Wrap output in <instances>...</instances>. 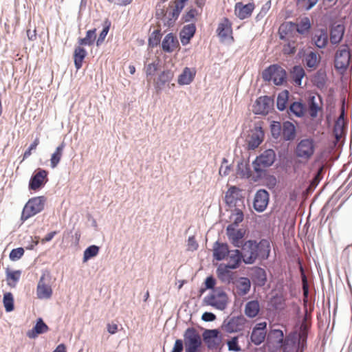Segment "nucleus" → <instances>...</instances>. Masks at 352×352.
Returning <instances> with one entry per match:
<instances>
[{"instance_id": "obj_1", "label": "nucleus", "mask_w": 352, "mask_h": 352, "mask_svg": "<svg viewBox=\"0 0 352 352\" xmlns=\"http://www.w3.org/2000/svg\"><path fill=\"white\" fill-rule=\"evenodd\" d=\"M242 254L244 263H253L257 258L267 259L270 253V244L268 240L262 239L259 243L248 241L242 245Z\"/></svg>"}, {"instance_id": "obj_2", "label": "nucleus", "mask_w": 352, "mask_h": 352, "mask_svg": "<svg viewBox=\"0 0 352 352\" xmlns=\"http://www.w3.org/2000/svg\"><path fill=\"white\" fill-rule=\"evenodd\" d=\"M316 148V144L314 139L305 138L297 144L294 153L298 158L308 161L313 157Z\"/></svg>"}, {"instance_id": "obj_3", "label": "nucleus", "mask_w": 352, "mask_h": 352, "mask_svg": "<svg viewBox=\"0 0 352 352\" xmlns=\"http://www.w3.org/2000/svg\"><path fill=\"white\" fill-rule=\"evenodd\" d=\"M45 202V198L43 196L30 199L23 208L21 219L25 221L42 211L44 208Z\"/></svg>"}, {"instance_id": "obj_4", "label": "nucleus", "mask_w": 352, "mask_h": 352, "mask_svg": "<svg viewBox=\"0 0 352 352\" xmlns=\"http://www.w3.org/2000/svg\"><path fill=\"white\" fill-rule=\"evenodd\" d=\"M228 296L221 288H216L205 298L207 305L223 310L228 303Z\"/></svg>"}, {"instance_id": "obj_5", "label": "nucleus", "mask_w": 352, "mask_h": 352, "mask_svg": "<svg viewBox=\"0 0 352 352\" xmlns=\"http://www.w3.org/2000/svg\"><path fill=\"white\" fill-rule=\"evenodd\" d=\"M276 154L272 149H267L265 151L259 156L256 157L253 162L254 170L258 174L262 173L265 168H267L273 164L275 161Z\"/></svg>"}, {"instance_id": "obj_6", "label": "nucleus", "mask_w": 352, "mask_h": 352, "mask_svg": "<svg viewBox=\"0 0 352 352\" xmlns=\"http://www.w3.org/2000/svg\"><path fill=\"white\" fill-rule=\"evenodd\" d=\"M186 352H197L201 344V338L195 328H188L184 335Z\"/></svg>"}, {"instance_id": "obj_7", "label": "nucleus", "mask_w": 352, "mask_h": 352, "mask_svg": "<svg viewBox=\"0 0 352 352\" xmlns=\"http://www.w3.org/2000/svg\"><path fill=\"white\" fill-rule=\"evenodd\" d=\"M263 78L265 80H272L275 85H280L285 80L286 72L281 67L273 65L264 70Z\"/></svg>"}, {"instance_id": "obj_8", "label": "nucleus", "mask_w": 352, "mask_h": 352, "mask_svg": "<svg viewBox=\"0 0 352 352\" xmlns=\"http://www.w3.org/2000/svg\"><path fill=\"white\" fill-rule=\"evenodd\" d=\"M350 63V52L348 46L346 45L342 46L341 49L338 50L335 55V67L337 69H346Z\"/></svg>"}, {"instance_id": "obj_9", "label": "nucleus", "mask_w": 352, "mask_h": 352, "mask_svg": "<svg viewBox=\"0 0 352 352\" xmlns=\"http://www.w3.org/2000/svg\"><path fill=\"white\" fill-rule=\"evenodd\" d=\"M273 105V100L268 96H261L256 99L252 107L255 114H267Z\"/></svg>"}, {"instance_id": "obj_10", "label": "nucleus", "mask_w": 352, "mask_h": 352, "mask_svg": "<svg viewBox=\"0 0 352 352\" xmlns=\"http://www.w3.org/2000/svg\"><path fill=\"white\" fill-rule=\"evenodd\" d=\"M47 170L37 169L30 180L29 188L35 191L40 189L47 182Z\"/></svg>"}, {"instance_id": "obj_11", "label": "nucleus", "mask_w": 352, "mask_h": 352, "mask_svg": "<svg viewBox=\"0 0 352 352\" xmlns=\"http://www.w3.org/2000/svg\"><path fill=\"white\" fill-rule=\"evenodd\" d=\"M270 195L266 190H258L254 196L253 207L258 212H263L269 203Z\"/></svg>"}, {"instance_id": "obj_12", "label": "nucleus", "mask_w": 352, "mask_h": 352, "mask_svg": "<svg viewBox=\"0 0 352 352\" xmlns=\"http://www.w3.org/2000/svg\"><path fill=\"white\" fill-rule=\"evenodd\" d=\"M296 29V23L287 21L282 23L278 30L280 39L285 41L296 39V37L297 36Z\"/></svg>"}, {"instance_id": "obj_13", "label": "nucleus", "mask_w": 352, "mask_h": 352, "mask_svg": "<svg viewBox=\"0 0 352 352\" xmlns=\"http://www.w3.org/2000/svg\"><path fill=\"white\" fill-rule=\"evenodd\" d=\"M52 289L48 281L46 280V276L43 274L38 283L36 287V295L39 299H49L52 296Z\"/></svg>"}, {"instance_id": "obj_14", "label": "nucleus", "mask_w": 352, "mask_h": 352, "mask_svg": "<svg viewBox=\"0 0 352 352\" xmlns=\"http://www.w3.org/2000/svg\"><path fill=\"white\" fill-rule=\"evenodd\" d=\"M236 226L230 224L227 228V235L231 243L237 248L243 245L242 239L245 234L243 229H236Z\"/></svg>"}, {"instance_id": "obj_15", "label": "nucleus", "mask_w": 352, "mask_h": 352, "mask_svg": "<svg viewBox=\"0 0 352 352\" xmlns=\"http://www.w3.org/2000/svg\"><path fill=\"white\" fill-rule=\"evenodd\" d=\"M266 322H259L254 327L250 338L254 344L259 345L264 341L266 336Z\"/></svg>"}, {"instance_id": "obj_16", "label": "nucleus", "mask_w": 352, "mask_h": 352, "mask_svg": "<svg viewBox=\"0 0 352 352\" xmlns=\"http://www.w3.org/2000/svg\"><path fill=\"white\" fill-rule=\"evenodd\" d=\"M188 1V0H175L173 2V5L170 6L172 10L168 12V21L167 24L168 26L172 25L177 19Z\"/></svg>"}, {"instance_id": "obj_17", "label": "nucleus", "mask_w": 352, "mask_h": 352, "mask_svg": "<svg viewBox=\"0 0 352 352\" xmlns=\"http://www.w3.org/2000/svg\"><path fill=\"white\" fill-rule=\"evenodd\" d=\"M254 8V3L243 4L242 2H238L234 6V14L239 19L243 20L252 15Z\"/></svg>"}, {"instance_id": "obj_18", "label": "nucleus", "mask_w": 352, "mask_h": 352, "mask_svg": "<svg viewBox=\"0 0 352 352\" xmlns=\"http://www.w3.org/2000/svg\"><path fill=\"white\" fill-rule=\"evenodd\" d=\"M179 47V43L177 38L173 33L165 36L162 42V48L164 52L171 53Z\"/></svg>"}, {"instance_id": "obj_19", "label": "nucleus", "mask_w": 352, "mask_h": 352, "mask_svg": "<svg viewBox=\"0 0 352 352\" xmlns=\"http://www.w3.org/2000/svg\"><path fill=\"white\" fill-rule=\"evenodd\" d=\"M245 322L243 316L232 317L226 324V330L230 333L239 331L243 329Z\"/></svg>"}, {"instance_id": "obj_20", "label": "nucleus", "mask_w": 352, "mask_h": 352, "mask_svg": "<svg viewBox=\"0 0 352 352\" xmlns=\"http://www.w3.org/2000/svg\"><path fill=\"white\" fill-rule=\"evenodd\" d=\"M345 27L342 24H338L331 27L330 30V42L333 45H338L343 38Z\"/></svg>"}, {"instance_id": "obj_21", "label": "nucleus", "mask_w": 352, "mask_h": 352, "mask_svg": "<svg viewBox=\"0 0 352 352\" xmlns=\"http://www.w3.org/2000/svg\"><path fill=\"white\" fill-rule=\"evenodd\" d=\"M196 75V69L186 67L182 73L178 76L177 82L179 85L190 84Z\"/></svg>"}, {"instance_id": "obj_22", "label": "nucleus", "mask_w": 352, "mask_h": 352, "mask_svg": "<svg viewBox=\"0 0 352 352\" xmlns=\"http://www.w3.org/2000/svg\"><path fill=\"white\" fill-rule=\"evenodd\" d=\"M328 39L327 31L323 29L317 30L312 37V41L314 45L320 49L324 48L327 46Z\"/></svg>"}, {"instance_id": "obj_23", "label": "nucleus", "mask_w": 352, "mask_h": 352, "mask_svg": "<svg viewBox=\"0 0 352 352\" xmlns=\"http://www.w3.org/2000/svg\"><path fill=\"white\" fill-rule=\"evenodd\" d=\"M263 137L264 134L261 129H255L248 140V148L254 149L257 148L263 142Z\"/></svg>"}, {"instance_id": "obj_24", "label": "nucleus", "mask_w": 352, "mask_h": 352, "mask_svg": "<svg viewBox=\"0 0 352 352\" xmlns=\"http://www.w3.org/2000/svg\"><path fill=\"white\" fill-rule=\"evenodd\" d=\"M228 246L226 243L217 241L213 246V257L217 261H221L226 258L229 254Z\"/></svg>"}, {"instance_id": "obj_25", "label": "nucleus", "mask_w": 352, "mask_h": 352, "mask_svg": "<svg viewBox=\"0 0 352 352\" xmlns=\"http://www.w3.org/2000/svg\"><path fill=\"white\" fill-rule=\"evenodd\" d=\"M242 258L243 254L239 250H230L229 254L226 258L228 261V263L226 265H228L230 268L236 269L239 266Z\"/></svg>"}, {"instance_id": "obj_26", "label": "nucleus", "mask_w": 352, "mask_h": 352, "mask_svg": "<svg viewBox=\"0 0 352 352\" xmlns=\"http://www.w3.org/2000/svg\"><path fill=\"white\" fill-rule=\"evenodd\" d=\"M217 32L218 35L223 38H226L232 35V23L228 18H223L219 23Z\"/></svg>"}, {"instance_id": "obj_27", "label": "nucleus", "mask_w": 352, "mask_h": 352, "mask_svg": "<svg viewBox=\"0 0 352 352\" xmlns=\"http://www.w3.org/2000/svg\"><path fill=\"white\" fill-rule=\"evenodd\" d=\"M196 31L195 24L191 23L185 25L180 32V40L183 45L189 43L190 39L193 37Z\"/></svg>"}, {"instance_id": "obj_28", "label": "nucleus", "mask_w": 352, "mask_h": 352, "mask_svg": "<svg viewBox=\"0 0 352 352\" xmlns=\"http://www.w3.org/2000/svg\"><path fill=\"white\" fill-rule=\"evenodd\" d=\"M49 330L48 326L43 322L42 318H38L36 325L31 330L27 332V336L30 338H35L38 334L47 332Z\"/></svg>"}, {"instance_id": "obj_29", "label": "nucleus", "mask_w": 352, "mask_h": 352, "mask_svg": "<svg viewBox=\"0 0 352 352\" xmlns=\"http://www.w3.org/2000/svg\"><path fill=\"white\" fill-rule=\"evenodd\" d=\"M281 135L285 140L287 141L294 140L296 137L295 126L289 121L283 122L282 125Z\"/></svg>"}, {"instance_id": "obj_30", "label": "nucleus", "mask_w": 352, "mask_h": 352, "mask_svg": "<svg viewBox=\"0 0 352 352\" xmlns=\"http://www.w3.org/2000/svg\"><path fill=\"white\" fill-rule=\"evenodd\" d=\"M65 147V144L63 142L58 146L50 157V166L52 168H55L60 163L63 155V151Z\"/></svg>"}, {"instance_id": "obj_31", "label": "nucleus", "mask_w": 352, "mask_h": 352, "mask_svg": "<svg viewBox=\"0 0 352 352\" xmlns=\"http://www.w3.org/2000/svg\"><path fill=\"white\" fill-rule=\"evenodd\" d=\"M87 56L86 50L82 47V45L77 46L74 51V62L75 67L77 69H79L82 66V62Z\"/></svg>"}, {"instance_id": "obj_32", "label": "nucleus", "mask_w": 352, "mask_h": 352, "mask_svg": "<svg viewBox=\"0 0 352 352\" xmlns=\"http://www.w3.org/2000/svg\"><path fill=\"white\" fill-rule=\"evenodd\" d=\"M250 280L246 277L240 278L236 283V292L240 296L247 294L250 289Z\"/></svg>"}, {"instance_id": "obj_33", "label": "nucleus", "mask_w": 352, "mask_h": 352, "mask_svg": "<svg viewBox=\"0 0 352 352\" xmlns=\"http://www.w3.org/2000/svg\"><path fill=\"white\" fill-rule=\"evenodd\" d=\"M260 311V305L257 300H251L246 303L245 314L249 318L256 317Z\"/></svg>"}, {"instance_id": "obj_34", "label": "nucleus", "mask_w": 352, "mask_h": 352, "mask_svg": "<svg viewBox=\"0 0 352 352\" xmlns=\"http://www.w3.org/2000/svg\"><path fill=\"white\" fill-rule=\"evenodd\" d=\"M96 40V29L89 30L86 32L85 38H80L78 40L79 45H92Z\"/></svg>"}, {"instance_id": "obj_35", "label": "nucleus", "mask_w": 352, "mask_h": 352, "mask_svg": "<svg viewBox=\"0 0 352 352\" xmlns=\"http://www.w3.org/2000/svg\"><path fill=\"white\" fill-rule=\"evenodd\" d=\"M21 276V270L11 271L10 270H6V280L8 285L12 287H14L19 280Z\"/></svg>"}, {"instance_id": "obj_36", "label": "nucleus", "mask_w": 352, "mask_h": 352, "mask_svg": "<svg viewBox=\"0 0 352 352\" xmlns=\"http://www.w3.org/2000/svg\"><path fill=\"white\" fill-rule=\"evenodd\" d=\"M291 75L295 84L296 85L300 86L302 79L305 76V72L301 66L296 65L293 67Z\"/></svg>"}, {"instance_id": "obj_37", "label": "nucleus", "mask_w": 352, "mask_h": 352, "mask_svg": "<svg viewBox=\"0 0 352 352\" xmlns=\"http://www.w3.org/2000/svg\"><path fill=\"white\" fill-rule=\"evenodd\" d=\"M174 77V73L171 70L162 72L158 77L157 87L161 88L165 84L170 82Z\"/></svg>"}, {"instance_id": "obj_38", "label": "nucleus", "mask_w": 352, "mask_h": 352, "mask_svg": "<svg viewBox=\"0 0 352 352\" xmlns=\"http://www.w3.org/2000/svg\"><path fill=\"white\" fill-rule=\"evenodd\" d=\"M218 331L216 329L207 330L204 333V340L207 344L208 347L211 349L213 348L215 344V340L217 338Z\"/></svg>"}, {"instance_id": "obj_39", "label": "nucleus", "mask_w": 352, "mask_h": 352, "mask_svg": "<svg viewBox=\"0 0 352 352\" xmlns=\"http://www.w3.org/2000/svg\"><path fill=\"white\" fill-rule=\"evenodd\" d=\"M240 192V189L236 186H231L226 193L225 200L226 202L232 205L235 203L238 199Z\"/></svg>"}, {"instance_id": "obj_40", "label": "nucleus", "mask_w": 352, "mask_h": 352, "mask_svg": "<svg viewBox=\"0 0 352 352\" xmlns=\"http://www.w3.org/2000/svg\"><path fill=\"white\" fill-rule=\"evenodd\" d=\"M268 339L274 342L276 346H282L284 334L283 331L280 329H273L270 331Z\"/></svg>"}, {"instance_id": "obj_41", "label": "nucleus", "mask_w": 352, "mask_h": 352, "mask_svg": "<svg viewBox=\"0 0 352 352\" xmlns=\"http://www.w3.org/2000/svg\"><path fill=\"white\" fill-rule=\"evenodd\" d=\"M322 111L321 105L316 101V97L311 96L309 99V113L312 118L318 116L319 111Z\"/></svg>"}, {"instance_id": "obj_42", "label": "nucleus", "mask_w": 352, "mask_h": 352, "mask_svg": "<svg viewBox=\"0 0 352 352\" xmlns=\"http://www.w3.org/2000/svg\"><path fill=\"white\" fill-rule=\"evenodd\" d=\"M346 131V123L336 121L333 126V135L335 136L336 142H338L341 138L344 135Z\"/></svg>"}, {"instance_id": "obj_43", "label": "nucleus", "mask_w": 352, "mask_h": 352, "mask_svg": "<svg viewBox=\"0 0 352 352\" xmlns=\"http://www.w3.org/2000/svg\"><path fill=\"white\" fill-rule=\"evenodd\" d=\"M230 269L228 265L221 264L217 270L218 278L223 281H229L231 278Z\"/></svg>"}, {"instance_id": "obj_44", "label": "nucleus", "mask_w": 352, "mask_h": 352, "mask_svg": "<svg viewBox=\"0 0 352 352\" xmlns=\"http://www.w3.org/2000/svg\"><path fill=\"white\" fill-rule=\"evenodd\" d=\"M311 29V22L308 17H304L299 23H296V34H305Z\"/></svg>"}, {"instance_id": "obj_45", "label": "nucleus", "mask_w": 352, "mask_h": 352, "mask_svg": "<svg viewBox=\"0 0 352 352\" xmlns=\"http://www.w3.org/2000/svg\"><path fill=\"white\" fill-rule=\"evenodd\" d=\"M290 111L297 117L304 116L305 111V105L300 102H294L289 107Z\"/></svg>"}, {"instance_id": "obj_46", "label": "nucleus", "mask_w": 352, "mask_h": 352, "mask_svg": "<svg viewBox=\"0 0 352 352\" xmlns=\"http://www.w3.org/2000/svg\"><path fill=\"white\" fill-rule=\"evenodd\" d=\"M99 247L92 245L88 247L83 254V262H87L89 259L98 255L99 252Z\"/></svg>"}, {"instance_id": "obj_47", "label": "nucleus", "mask_w": 352, "mask_h": 352, "mask_svg": "<svg viewBox=\"0 0 352 352\" xmlns=\"http://www.w3.org/2000/svg\"><path fill=\"white\" fill-rule=\"evenodd\" d=\"M288 91H284L280 93L277 98V108L283 111L286 108V104L288 100Z\"/></svg>"}, {"instance_id": "obj_48", "label": "nucleus", "mask_w": 352, "mask_h": 352, "mask_svg": "<svg viewBox=\"0 0 352 352\" xmlns=\"http://www.w3.org/2000/svg\"><path fill=\"white\" fill-rule=\"evenodd\" d=\"M306 65L309 68H316L318 63V55L315 52H310L305 56Z\"/></svg>"}, {"instance_id": "obj_49", "label": "nucleus", "mask_w": 352, "mask_h": 352, "mask_svg": "<svg viewBox=\"0 0 352 352\" xmlns=\"http://www.w3.org/2000/svg\"><path fill=\"white\" fill-rule=\"evenodd\" d=\"M3 305L6 311L8 312L12 311L14 309V298L10 292H8L3 296Z\"/></svg>"}, {"instance_id": "obj_50", "label": "nucleus", "mask_w": 352, "mask_h": 352, "mask_svg": "<svg viewBox=\"0 0 352 352\" xmlns=\"http://www.w3.org/2000/svg\"><path fill=\"white\" fill-rule=\"evenodd\" d=\"M237 174L241 177L249 178L251 176V170L246 164L241 163L238 165Z\"/></svg>"}, {"instance_id": "obj_51", "label": "nucleus", "mask_w": 352, "mask_h": 352, "mask_svg": "<svg viewBox=\"0 0 352 352\" xmlns=\"http://www.w3.org/2000/svg\"><path fill=\"white\" fill-rule=\"evenodd\" d=\"M288 41V43L283 46V52L287 55L294 54L296 51V39H290Z\"/></svg>"}, {"instance_id": "obj_52", "label": "nucleus", "mask_w": 352, "mask_h": 352, "mask_svg": "<svg viewBox=\"0 0 352 352\" xmlns=\"http://www.w3.org/2000/svg\"><path fill=\"white\" fill-rule=\"evenodd\" d=\"M323 170H324V166H321L319 168L316 175L314 176V177L311 181L309 189L315 188L318 185V184L320 183V182L321 181V179L323 177V175H322Z\"/></svg>"}, {"instance_id": "obj_53", "label": "nucleus", "mask_w": 352, "mask_h": 352, "mask_svg": "<svg viewBox=\"0 0 352 352\" xmlns=\"http://www.w3.org/2000/svg\"><path fill=\"white\" fill-rule=\"evenodd\" d=\"M319 0H297V5L305 10L312 8Z\"/></svg>"}, {"instance_id": "obj_54", "label": "nucleus", "mask_w": 352, "mask_h": 352, "mask_svg": "<svg viewBox=\"0 0 352 352\" xmlns=\"http://www.w3.org/2000/svg\"><path fill=\"white\" fill-rule=\"evenodd\" d=\"M271 133L274 138H278L282 133V126L279 122H273L271 124Z\"/></svg>"}, {"instance_id": "obj_55", "label": "nucleus", "mask_w": 352, "mask_h": 352, "mask_svg": "<svg viewBox=\"0 0 352 352\" xmlns=\"http://www.w3.org/2000/svg\"><path fill=\"white\" fill-rule=\"evenodd\" d=\"M24 254V250L23 248H18L13 249L9 255L10 259L12 261L20 259Z\"/></svg>"}, {"instance_id": "obj_56", "label": "nucleus", "mask_w": 352, "mask_h": 352, "mask_svg": "<svg viewBox=\"0 0 352 352\" xmlns=\"http://www.w3.org/2000/svg\"><path fill=\"white\" fill-rule=\"evenodd\" d=\"M309 329H310V324H309L307 322L306 318H305L300 325V327L298 338H307Z\"/></svg>"}, {"instance_id": "obj_57", "label": "nucleus", "mask_w": 352, "mask_h": 352, "mask_svg": "<svg viewBox=\"0 0 352 352\" xmlns=\"http://www.w3.org/2000/svg\"><path fill=\"white\" fill-rule=\"evenodd\" d=\"M283 352H300L299 349L297 348L296 343L294 340L286 341L285 344Z\"/></svg>"}, {"instance_id": "obj_58", "label": "nucleus", "mask_w": 352, "mask_h": 352, "mask_svg": "<svg viewBox=\"0 0 352 352\" xmlns=\"http://www.w3.org/2000/svg\"><path fill=\"white\" fill-rule=\"evenodd\" d=\"M109 24L104 26L103 30H102V32L100 33V35H99L98 39L96 40V45L97 46H100L103 43V42L109 32Z\"/></svg>"}, {"instance_id": "obj_59", "label": "nucleus", "mask_w": 352, "mask_h": 352, "mask_svg": "<svg viewBox=\"0 0 352 352\" xmlns=\"http://www.w3.org/2000/svg\"><path fill=\"white\" fill-rule=\"evenodd\" d=\"M228 349L233 351H240L241 348L238 344L237 337L232 338L230 340L228 341Z\"/></svg>"}, {"instance_id": "obj_60", "label": "nucleus", "mask_w": 352, "mask_h": 352, "mask_svg": "<svg viewBox=\"0 0 352 352\" xmlns=\"http://www.w3.org/2000/svg\"><path fill=\"white\" fill-rule=\"evenodd\" d=\"M227 163H228V160L226 158H223V161H222V164H221V165L219 168V175L221 176H226V175H229V173L230 172V166H228V164L224 165V164H227Z\"/></svg>"}, {"instance_id": "obj_61", "label": "nucleus", "mask_w": 352, "mask_h": 352, "mask_svg": "<svg viewBox=\"0 0 352 352\" xmlns=\"http://www.w3.org/2000/svg\"><path fill=\"white\" fill-rule=\"evenodd\" d=\"M233 217V225L234 226H237L238 224L243 221V214L241 210H237L235 213L232 214Z\"/></svg>"}, {"instance_id": "obj_62", "label": "nucleus", "mask_w": 352, "mask_h": 352, "mask_svg": "<svg viewBox=\"0 0 352 352\" xmlns=\"http://www.w3.org/2000/svg\"><path fill=\"white\" fill-rule=\"evenodd\" d=\"M38 144H39V139L38 138H36L34 140V142L31 144V145L30 146L28 149L25 151V153L23 154V159H26L29 156H30L32 154V151L35 150L37 146L38 145Z\"/></svg>"}, {"instance_id": "obj_63", "label": "nucleus", "mask_w": 352, "mask_h": 352, "mask_svg": "<svg viewBox=\"0 0 352 352\" xmlns=\"http://www.w3.org/2000/svg\"><path fill=\"white\" fill-rule=\"evenodd\" d=\"M266 186L270 188H274L277 184V179L274 175H269L265 178Z\"/></svg>"}, {"instance_id": "obj_64", "label": "nucleus", "mask_w": 352, "mask_h": 352, "mask_svg": "<svg viewBox=\"0 0 352 352\" xmlns=\"http://www.w3.org/2000/svg\"><path fill=\"white\" fill-rule=\"evenodd\" d=\"M198 12L195 9L189 10L186 14L184 16V20L185 22L190 21L195 18Z\"/></svg>"}]
</instances>
